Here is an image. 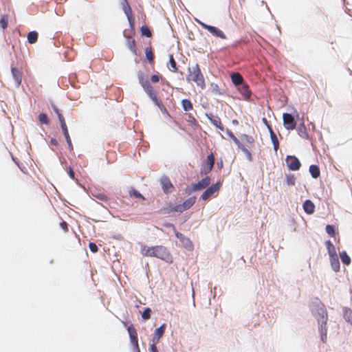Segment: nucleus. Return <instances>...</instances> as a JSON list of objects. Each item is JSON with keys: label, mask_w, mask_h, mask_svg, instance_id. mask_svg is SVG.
I'll return each instance as SVG.
<instances>
[{"label": "nucleus", "mask_w": 352, "mask_h": 352, "mask_svg": "<svg viewBox=\"0 0 352 352\" xmlns=\"http://www.w3.org/2000/svg\"><path fill=\"white\" fill-rule=\"evenodd\" d=\"M315 317L317 318L319 324V332L320 333L321 340L325 343L327 339L328 314L325 306L321 302L316 305L313 310Z\"/></svg>", "instance_id": "1"}, {"label": "nucleus", "mask_w": 352, "mask_h": 352, "mask_svg": "<svg viewBox=\"0 0 352 352\" xmlns=\"http://www.w3.org/2000/svg\"><path fill=\"white\" fill-rule=\"evenodd\" d=\"M188 71L186 80L189 82H194L199 87L202 89H204L206 87L205 80L199 64L197 63L192 67H188Z\"/></svg>", "instance_id": "2"}, {"label": "nucleus", "mask_w": 352, "mask_h": 352, "mask_svg": "<svg viewBox=\"0 0 352 352\" xmlns=\"http://www.w3.org/2000/svg\"><path fill=\"white\" fill-rule=\"evenodd\" d=\"M154 257L164 260L168 263H172L173 257L168 249L162 245H155Z\"/></svg>", "instance_id": "3"}, {"label": "nucleus", "mask_w": 352, "mask_h": 352, "mask_svg": "<svg viewBox=\"0 0 352 352\" xmlns=\"http://www.w3.org/2000/svg\"><path fill=\"white\" fill-rule=\"evenodd\" d=\"M227 135L232 140L234 144L241 149L247 156L249 160H252V154L249 150L245 148L244 145L241 144V142L233 134V133L229 130H226Z\"/></svg>", "instance_id": "4"}, {"label": "nucleus", "mask_w": 352, "mask_h": 352, "mask_svg": "<svg viewBox=\"0 0 352 352\" xmlns=\"http://www.w3.org/2000/svg\"><path fill=\"white\" fill-rule=\"evenodd\" d=\"M285 162L288 168L291 170H298L301 166L299 160L294 155H287Z\"/></svg>", "instance_id": "5"}, {"label": "nucleus", "mask_w": 352, "mask_h": 352, "mask_svg": "<svg viewBox=\"0 0 352 352\" xmlns=\"http://www.w3.org/2000/svg\"><path fill=\"white\" fill-rule=\"evenodd\" d=\"M283 124L286 129L290 131L294 130L296 127V122L294 117L288 113H285L283 115Z\"/></svg>", "instance_id": "6"}, {"label": "nucleus", "mask_w": 352, "mask_h": 352, "mask_svg": "<svg viewBox=\"0 0 352 352\" xmlns=\"http://www.w3.org/2000/svg\"><path fill=\"white\" fill-rule=\"evenodd\" d=\"M210 178L208 176L203 178L197 183L192 184L190 186V192H195L206 188L210 184Z\"/></svg>", "instance_id": "7"}, {"label": "nucleus", "mask_w": 352, "mask_h": 352, "mask_svg": "<svg viewBox=\"0 0 352 352\" xmlns=\"http://www.w3.org/2000/svg\"><path fill=\"white\" fill-rule=\"evenodd\" d=\"M221 186V183L220 182L212 185L208 187L201 195V198L203 200H208L211 196H212L214 193L217 192Z\"/></svg>", "instance_id": "8"}, {"label": "nucleus", "mask_w": 352, "mask_h": 352, "mask_svg": "<svg viewBox=\"0 0 352 352\" xmlns=\"http://www.w3.org/2000/svg\"><path fill=\"white\" fill-rule=\"evenodd\" d=\"M121 4L122 10L126 16H127L130 25L133 27L134 24V19L133 16L132 10L129 2L127 1V0H122Z\"/></svg>", "instance_id": "9"}, {"label": "nucleus", "mask_w": 352, "mask_h": 352, "mask_svg": "<svg viewBox=\"0 0 352 352\" xmlns=\"http://www.w3.org/2000/svg\"><path fill=\"white\" fill-rule=\"evenodd\" d=\"M238 91L241 95V98L245 100H250L252 96V91L250 89L249 85L244 82L238 86Z\"/></svg>", "instance_id": "10"}, {"label": "nucleus", "mask_w": 352, "mask_h": 352, "mask_svg": "<svg viewBox=\"0 0 352 352\" xmlns=\"http://www.w3.org/2000/svg\"><path fill=\"white\" fill-rule=\"evenodd\" d=\"M201 25L204 29L209 31L214 36L221 38L222 39L226 38V34L220 29H219L214 26L206 25L204 23H201Z\"/></svg>", "instance_id": "11"}, {"label": "nucleus", "mask_w": 352, "mask_h": 352, "mask_svg": "<svg viewBox=\"0 0 352 352\" xmlns=\"http://www.w3.org/2000/svg\"><path fill=\"white\" fill-rule=\"evenodd\" d=\"M206 165L204 166L201 173H204V174H208L210 173L214 164V157L212 153L209 154L207 156V159L205 162Z\"/></svg>", "instance_id": "12"}, {"label": "nucleus", "mask_w": 352, "mask_h": 352, "mask_svg": "<svg viewBox=\"0 0 352 352\" xmlns=\"http://www.w3.org/2000/svg\"><path fill=\"white\" fill-rule=\"evenodd\" d=\"M127 330L129 334L131 343L133 344L138 352H140L138 345V333L136 330L133 327H129Z\"/></svg>", "instance_id": "13"}, {"label": "nucleus", "mask_w": 352, "mask_h": 352, "mask_svg": "<svg viewBox=\"0 0 352 352\" xmlns=\"http://www.w3.org/2000/svg\"><path fill=\"white\" fill-rule=\"evenodd\" d=\"M162 188L165 193L170 192L173 190L174 186L169 178L164 177L160 180Z\"/></svg>", "instance_id": "14"}, {"label": "nucleus", "mask_w": 352, "mask_h": 352, "mask_svg": "<svg viewBox=\"0 0 352 352\" xmlns=\"http://www.w3.org/2000/svg\"><path fill=\"white\" fill-rule=\"evenodd\" d=\"M175 232L176 237L180 241L184 248L187 249L192 248L193 245L189 238L186 237L183 234L177 231H175Z\"/></svg>", "instance_id": "15"}, {"label": "nucleus", "mask_w": 352, "mask_h": 352, "mask_svg": "<svg viewBox=\"0 0 352 352\" xmlns=\"http://www.w3.org/2000/svg\"><path fill=\"white\" fill-rule=\"evenodd\" d=\"M124 37L126 38V45L131 50V52L134 54L137 55V47L135 39L131 36L125 34L124 32Z\"/></svg>", "instance_id": "16"}, {"label": "nucleus", "mask_w": 352, "mask_h": 352, "mask_svg": "<svg viewBox=\"0 0 352 352\" xmlns=\"http://www.w3.org/2000/svg\"><path fill=\"white\" fill-rule=\"evenodd\" d=\"M166 324H162L160 327L157 328L153 333L152 342H158L165 332Z\"/></svg>", "instance_id": "17"}, {"label": "nucleus", "mask_w": 352, "mask_h": 352, "mask_svg": "<svg viewBox=\"0 0 352 352\" xmlns=\"http://www.w3.org/2000/svg\"><path fill=\"white\" fill-rule=\"evenodd\" d=\"M241 144L244 145L245 148H246L248 150V148H251L254 142V140L252 136H250L246 134H243L241 135Z\"/></svg>", "instance_id": "18"}, {"label": "nucleus", "mask_w": 352, "mask_h": 352, "mask_svg": "<svg viewBox=\"0 0 352 352\" xmlns=\"http://www.w3.org/2000/svg\"><path fill=\"white\" fill-rule=\"evenodd\" d=\"M230 78H231L232 82L235 86H239L241 84L244 83L243 78L240 73L234 72V73L231 74Z\"/></svg>", "instance_id": "19"}, {"label": "nucleus", "mask_w": 352, "mask_h": 352, "mask_svg": "<svg viewBox=\"0 0 352 352\" xmlns=\"http://www.w3.org/2000/svg\"><path fill=\"white\" fill-rule=\"evenodd\" d=\"M155 251V246L148 247L142 245L141 247L140 252L144 256L154 257V252Z\"/></svg>", "instance_id": "20"}, {"label": "nucleus", "mask_w": 352, "mask_h": 352, "mask_svg": "<svg viewBox=\"0 0 352 352\" xmlns=\"http://www.w3.org/2000/svg\"><path fill=\"white\" fill-rule=\"evenodd\" d=\"M12 75L16 82L17 87H19L22 81V76L21 72L16 67H12Z\"/></svg>", "instance_id": "21"}, {"label": "nucleus", "mask_w": 352, "mask_h": 352, "mask_svg": "<svg viewBox=\"0 0 352 352\" xmlns=\"http://www.w3.org/2000/svg\"><path fill=\"white\" fill-rule=\"evenodd\" d=\"M302 207L305 212L309 214H313L315 211V206L311 200H306L304 202Z\"/></svg>", "instance_id": "22"}, {"label": "nucleus", "mask_w": 352, "mask_h": 352, "mask_svg": "<svg viewBox=\"0 0 352 352\" xmlns=\"http://www.w3.org/2000/svg\"><path fill=\"white\" fill-rule=\"evenodd\" d=\"M128 194L130 197H134L136 199H142V201L145 200L144 197L134 188L131 187L128 190Z\"/></svg>", "instance_id": "23"}, {"label": "nucleus", "mask_w": 352, "mask_h": 352, "mask_svg": "<svg viewBox=\"0 0 352 352\" xmlns=\"http://www.w3.org/2000/svg\"><path fill=\"white\" fill-rule=\"evenodd\" d=\"M331 265L333 271L338 272L340 270V262L338 255L329 256Z\"/></svg>", "instance_id": "24"}, {"label": "nucleus", "mask_w": 352, "mask_h": 352, "mask_svg": "<svg viewBox=\"0 0 352 352\" xmlns=\"http://www.w3.org/2000/svg\"><path fill=\"white\" fill-rule=\"evenodd\" d=\"M211 123L221 131L224 130V127L221 123V119L217 116H212L209 118Z\"/></svg>", "instance_id": "25"}, {"label": "nucleus", "mask_w": 352, "mask_h": 352, "mask_svg": "<svg viewBox=\"0 0 352 352\" xmlns=\"http://www.w3.org/2000/svg\"><path fill=\"white\" fill-rule=\"evenodd\" d=\"M146 58L151 65H154V54L151 47H148L145 49Z\"/></svg>", "instance_id": "26"}, {"label": "nucleus", "mask_w": 352, "mask_h": 352, "mask_svg": "<svg viewBox=\"0 0 352 352\" xmlns=\"http://www.w3.org/2000/svg\"><path fill=\"white\" fill-rule=\"evenodd\" d=\"M309 170L313 178L317 179L320 177V170L317 165H311L309 166Z\"/></svg>", "instance_id": "27"}, {"label": "nucleus", "mask_w": 352, "mask_h": 352, "mask_svg": "<svg viewBox=\"0 0 352 352\" xmlns=\"http://www.w3.org/2000/svg\"><path fill=\"white\" fill-rule=\"evenodd\" d=\"M325 245L327 249L328 253L329 256H333L337 255L336 250L335 248V246L331 243V241H327L325 242Z\"/></svg>", "instance_id": "28"}, {"label": "nucleus", "mask_w": 352, "mask_h": 352, "mask_svg": "<svg viewBox=\"0 0 352 352\" xmlns=\"http://www.w3.org/2000/svg\"><path fill=\"white\" fill-rule=\"evenodd\" d=\"M298 135L302 138H308L309 135L304 123L299 124L297 129Z\"/></svg>", "instance_id": "29"}, {"label": "nucleus", "mask_w": 352, "mask_h": 352, "mask_svg": "<svg viewBox=\"0 0 352 352\" xmlns=\"http://www.w3.org/2000/svg\"><path fill=\"white\" fill-rule=\"evenodd\" d=\"M196 201V197H191L188 199H187L183 204V208L184 210H186L189 208H190L195 203Z\"/></svg>", "instance_id": "30"}, {"label": "nucleus", "mask_w": 352, "mask_h": 352, "mask_svg": "<svg viewBox=\"0 0 352 352\" xmlns=\"http://www.w3.org/2000/svg\"><path fill=\"white\" fill-rule=\"evenodd\" d=\"M38 33L35 31H32L28 34V41L30 44L35 43L38 40Z\"/></svg>", "instance_id": "31"}, {"label": "nucleus", "mask_w": 352, "mask_h": 352, "mask_svg": "<svg viewBox=\"0 0 352 352\" xmlns=\"http://www.w3.org/2000/svg\"><path fill=\"white\" fill-rule=\"evenodd\" d=\"M169 69L173 72H177L178 71L177 63H176V61L175 60V58H174L173 54L169 55Z\"/></svg>", "instance_id": "32"}, {"label": "nucleus", "mask_w": 352, "mask_h": 352, "mask_svg": "<svg viewBox=\"0 0 352 352\" xmlns=\"http://www.w3.org/2000/svg\"><path fill=\"white\" fill-rule=\"evenodd\" d=\"M182 106L184 111H188L193 109L191 101L188 99H183L182 100Z\"/></svg>", "instance_id": "33"}, {"label": "nucleus", "mask_w": 352, "mask_h": 352, "mask_svg": "<svg viewBox=\"0 0 352 352\" xmlns=\"http://www.w3.org/2000/svg\"><path fill=\"white\" fill-rule=\"evenodd\" d=\"M58 120L60 123V126H61L63 134L65 135L66 133H68L69 131H68L67 126V124H66V122H65V120L63 116L58 115Z\"/></svg>", "instance_id": "34"}, {"label": "nucleus", "mask_w": 352, "mask_h": 352, "mask_svg": "<svg viewBox=\"0 0 352 352\" xmlns=\"http://www.w3.org/2000/svg\"><path fill=\"white\" fill-rule=\"evenodd\" d=\"M340 256L342 262L344 265H349L351 263V258L345 251H342V252H340Z\"/></svg>", "instance_id": "35"}, {"label": "nucleus", "mask_w": 352, "mask_h": 352, "mask_svg": "<svg viewBox=\"0 0 352 352\" xmlns=\"http://www.w3.org/2000/svg\"><path fill=\"white\" fill-rule=\"evenodd\" d=\"M285 182L289 186H294L296 184V177L294 175L287 174L285 175Z\"/></svg>", "instance_id": "36"}, {"label": "nucleus", "mask_w": 352, "mask_h": 352, "mask_svg": "<svg viewBox=\"0 0 352 352\" xmlns=\"http://www.w3.org/2000/svg\"><path fill=\"white\" fill-rule=\"evenodd\" d=\"M270 138L274 145V149L276 151L279 146L278 140L274 131H271Z\"/></svg>", "instance_id": "37"}, {"label": "nucleus", "mask_w": 352, "mask_h": 352, "mask_svg": "<svg viewBox=\"0 0 352 352\" xmlns=\"http://www.w3.org/2000/svg\"><path fill=\"white\" fill-rule=\"evenodd\" d=\"M140 32H141L142 36H145L148 38L152 36V33H151V30H149L148 27L146 25H142L140 28Z\"/></svg>", "instance_id": "38"}, {"label": "nucleus", "mask_w": 352, "mask_h": 352, "mask_svg": "<svg viewBox=\"0 0 352 352\" xmlns=\"http://www.w3.org/2000/svg\"><path fill=\"white\" fill-rule=\"evenodd\" d=\"M143 89L145 91V92L148 95L149 97L155 94L154 89L153 86L151 85V83L148 85H146V86H144Z\"/></svg>", "instance_id": "39"}, {"label": "nucleus", "mask_w": 352, "mask_h": 352, "mask_svg": "<svg viewBox=\"0 0 352 352\" xmlns=\"http://www.w3.org/2000/svg\"><path fill=\"white\" fill-rule=\"evenodd\" d=\"M8 23V16L7 15H4L0 19V27H1L3 30H5L7 28Z\"/></svg>", "instance_id": "40"}, {"label": "nucleus", "mask_w": 352, "mask_h": 352, "mask_svg": "<svg viewBox=\"0 0 352 352\" xmlns=\"http://www.w3.org/2000/svg\"><path fill=\"white\" fill-rule=\"evenodd\" d=\"M344 318L346 322L351 323L352 311L350 309H346L344 313Z\"/></svg>", "instance_id": "41"}, {"label": "nucleus", "mask_w": 352, "mask_h": 352, "mask_svg": "<svg viewBox=\"0 0 352 352\" xmlns=\"http://www.w3.org/2000/svg\"><path fill=\"white\" fill-rule=\"evenodd\" d=\"M38 120L41 124H47L49 123V120L45 113H40L38 116Z\"/></svg>", "instance_id": "42"}, {"label": "nucleus", "mask_w": 352, "mask_h": 352, "mask_svg": "<svg viewBox=\"0 0 352 352\" xmlns=\"http://www.w3.org/2000/svg\"><path fill=\"white\" fill-rule=\"evenodd\" d=\"M151 309L150 308H146L142 314V317L144 320H146L151 318Z\"/></svg>", "instance_id": "43"}, {"label": "nucleus", "mask_w": 352, "mask_h": 352, "mask_svg": "<svg viewBox=\"0 0 352 352\" xmlns=\"http://www.w3.org/2000/svg\"><path fill=\"white\" fill-rule=\"evenodd\" d=\"M170 212H182L184 210V208H183V205L182 204H178V205H176L172 208H170Z\"/></svg>", "instance_id": "44"}, {"label": "nucleus", "mask_w": 352, "mask_h": 352, "mask_svg": "<svg viewBox=\"0 0 352 352\" xmlns=\"http://www.w3.org/2000/svg\"><path fill=\"white\" fill-rule=\"evenodd\" d=\"M138 79H139V82L140 83V85H142V87L144 86H146V85L150 84L148 79L146 78H145L143 75L140 76Z\"/></svg>", "instance_id": "45"}, {"label": "nucleus", "mask_w": 352, "mask_h": 352, "mask_svg": "<svg viewBox=\"0 0 352 352\" xmlns=\"http://www.w3.org/2000/svg\"><path fill=\"white\" fill-rule=\"evenodd\" d=\"M65 138V140L67 141V143L68 144V148L70 151H73L74 149V147H73V144L72 143V140H71V138L69 136V133H66L64 135Z\"/></svg>", "instance_id": "46"}, {"label": "nucleus", "mask_w": 352, "mask_h": 352, "mask_svg": "<svg viewBox=\"0 0 352 352\" xmlns=\"http://www.w3.org/2000/svg\"><path fill=\"white\" fill-rule=\"evenodd\" d=\"M327 233L331 236H333L335 234V230L333 226L327 225L325 228Z\"/></svg>", "instance_id": "47"}, {"label": "nucleus", "mask_w": 352, "mask_h": 352, "mask_svg": "<svg viewBox=\"0 0 352 352\" xmlns=\"http://www.w3.org/2000/svg\"><path fill=\"white\" fill-rule=\"evenodd\" d=\"M89 248L90 250L94 253L97 252L98 250V246L96 245V244L94 243H92V242L89 243Z\"/></svg>", "instance_id": "48"}, {"label": "nucleus", "mask_w": 352, "mask_h": 352, "mask_svg": "<svg viewBox=\"0 0 352 352\" xmlns=\"http://www.w3.org/2000/svg\"><path fill=\"white\" fill-rule=\"evenodd\" d=\"M59 226H60V228L62 230H63V231L65 232H68V226H67V223L65 221L60 222Z\"/></svg>", "instance_id": "49"}, {"label": "nucleus", "mask_w": 352, "mask_h": 352, "mask_svg": "<svg viewBox=\"0 0 352 352\" xmlns=\"http://www.w3.org/2000/svg\"><path fill=\"white\" fill-rule=\"evenodd\" d=\"M157 343V342H153V343L150 345V346H149L150 352H158L157 346H156Z\"/></svg>", "instance_id": "50"}, {"label": "nucleus", "mask_w": 352, "mask_h": 352, "mask_svg": "<svg viewBox=\"0 0 352 352\" xmlns=\"http://www.w3.org/2000/svg\"><path fill=\"white\" fill-rule=\"evenodd\" d=\"M67 173L72 179H76L75 173L71 167L68 168Z\"/></svg>", "instance_id": "51"}, {"label": "nucleus", "mask_w": 352, "mask_h": 352, "mask_svg": "<svg viewBox=\"0 0 352 352\" xmlns=\"http://www.w3.org/2000/svg\"><path fill=\"white\" fill-rule=\"evenodd\" d=\"M96 197L100 199V200H102V201H107L108 200V198H107V196L105 195L104 194H98Z\"/></svg>", "instance_id": "52"}, {"label": "nucleus", "mask_w": 352, "mask_h": 352, "mask_svg": "<svg viewBox=\"0 0 352 352\" xmlns=\"http://www.w3.org/2000/svg\"><path fill=\"white\" fill-rule=\"evenodd\" d=\"M151 80L153 82H157L160 80V77L158 75H156V74L152 75L151 77Z\"/></svg>", "instance_id": "53"}, {"label": "nucleus", "mask_w": 352, "mask_h": 352, "mask_svg": "<svg viewBox=\"0 0 352 352\" xmlns=\"http://www.w3.org/2000/svg\"><path fill=\"white\" fill-rule=\"evenodd\" d=\"M153 102L157 105L160 101L157 98L156 94L150 97Z\"/></svg>", "instance_id": "54"}, {"label": "nucleus", "mask_w": 352, "mask_h": 352, "mask_svg": "<svg viewBox=\"0 0 352 352\" xmlns=\"http://www.w3.org/2000/svg\"><path fill=\"white\" fill-rule=\"evenodd\" d=\"M153 102L157 105L160 101L157 98L156 94L150 97Z\"/></svg>", "instance_id": "55"}, {"label": "nucleus", "mask_w": 352, "mask_h": 352, "mask_svg": "<svg viewBox=\"0 0 352 352\" xmlns=\"http://www.w3.org/2000/svg\"><path fill=\"white\" fill-rule=\"evenodd\" d=\"M53 109L55 111V113H56L58 117V115H62L60 113V112L59 111V109L56 106H53Z\"/></svg>", "instance_id": "56"}, {"label": "nucleus", "mask_w": 352, "mask_h": 352, "mask_svg": "<svg viewBox=\"0 0 352 352\" xmlns=\"http://www.w3.org/2000/svg\"><path fill=\"white\" fill-rule=\"evenodd\" d=\"M50 142L53 145H57L58 144V141L56 139H54V138L51 139Z\"/></svg>", "instance_id": "57"}, {"label": "nucleus", "mask_w": 352, "mask_h": 352, "mask_svg": "<svg viewBox=\"0 0 352 352\" xmlns=\"http://www.w3.org/2000/svg\"><path fill=\"white\" fill-rule=\"evenodd\" d=\"M262 122H263V124H264L265 126H267V124H269V122H268V121H267V118H262Z\"/></svg>", "instance_id": "58"}, {"label": "nucleus", "mask_w": 352, "mask_h": 352, "mask_svg": "<svg viewBox=\"0 0 352 352\" xmlns=\"http://www.w3.org/2000/svg\"><path fill=\"white\" fill-rule=\"evenodd\" d=\"M160 109L162 111V113H168V111L164 106H163V107L160 108Z\"/></svg>", "instance_id": "59"}, {"label": "nucleus", "mask_w": 352, "mask_h": 352, "mask_svg": "<svg viewBox=\"0 0 352 352\" xmlns=\"http://www.w3.org/2000/svg\"><path fill=\"white\" fill-rule=\"evenodd\" d=\"M266 126H267V129H268V131L270 132V134H271V131H274L272 128V126H271V125L270 124H267Z\"/></svg>", "instance_id": "60"}, {"label": "nucleus", "mask_w": 352, "mask_h": 352, "mask_svg": "<svg viewBox=\"0 0 352 352\" xmlns=\"http://www.w3.org/2000/svg\"><path fill=\"white\" fill-rule=\"evenodd\" d=\"M157 106L160 109V108L163 107V106H164V105H163V104H162L161 102H160L157 104Z\"/></svg>", "instance_id": "61"}, {"label": "nucleus", "mask_w": 352, "mask_h": 352, "mask_svg": "<svg viewBox=\"0 0 352 352\" xmlns=\"http://www.w3.org/2000/svg\"><path fill=\"white\" fill-rule=\"evenodd\" d=\"M233 123H236V124H237V123H238V121H237V120H233Z\"/></svg>", "instance_id": "62"}, {"label": "nucleus", "mask_w": 352, "mask_h": 352, "mask_svg": "<svg viewBox=\"0 0 352 352\" xmlns=\"http://www.w3.org/2000/svg\"><path fill=\"white\" fill-rule=\"evenodd\" d=\"M351 326H352V318H351Z\"/></svg>", "instance_id": "63"}]
</instances>
